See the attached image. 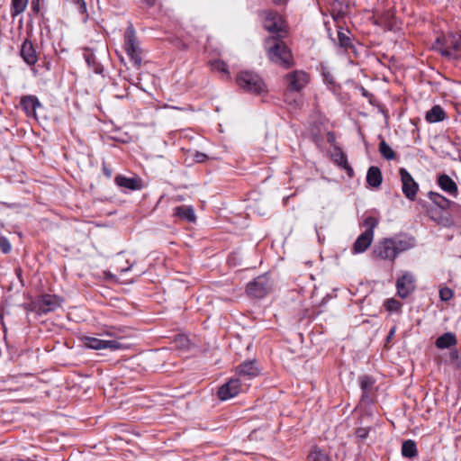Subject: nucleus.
<instances>
[{"label":"nucleus","mask_w":461,"mask_h":461,"mask_svg":"<svg viewBox=\"0 0 461 461\" xmlns=\"http://www.w3.org/2000/svg\"><path fill=\"white\" fill-rule=\"evenodd\" d=\"M363 95H366V90L365 88H363Z\"/></svg>","instance_id":"09e8293b"},{"label":"nucleus","mask_w":461,"mask_h":461,"mask_svg":"<svg viewBox=\"0 0 461 461\" xmlns=\"http://www.w3.org/2000/svg\"><path fill=\"white\" fill-rule=\"evenodd\" d=\"M338 156L339 158H337V162L339 165L347 169L349 175H352L353 169L348 165L346 155L341 150H339Z\"/></svg>","instance_id":"72a5a7b5"},{"label":"nucleus","mask_w":461,"mask_h":461,"mask_svg":"<svg viewBox=\"0 0 461 461\" xmlns=\"http://www.w3.org/2000/svg\"><path fill=\"white\" fill-rule=\"evenodd\" d=\"M428 197L435 205L442 210H447L451 207L452 204H454V202L448 200L444 195L436 192H429Z\"/></svg>","instance_id":"4be33fe9"},{"label":"nucleus","mask_w":461,"mask_h":461,"mask_svg":"<svg viewBox=\"0 0 461 461\" xmlns=\"http://www.w3.org/2000/svg\"><path fill=\"white\" fill-rule=\"evenodd\" d=\"M175 343L180 348H186L189 346V339L184 335H178L175 339Z\"/></svg>","instance_id":"e433bc0d"},{"label":"nucleus","mask_w":461,"mask_h":461,"mask_svg":"<svg viewBox=\"0 0 461 461\" xmlns=\"http://www.w3.org/2000/svg\"><path fill=\"white\" fill-rule=\"evenodd\" d=\"M384 306L386 311L390 312L400 313L402 312V303L394 298H389L384 301Z\"/></svg>","instance_id":"cd10ccee"},{"label":"nucleus","mask_w":461,"mask_h":461,"mask_svg":"<svg viewBox=\"0 0 461 461\" xmlns=\"http://www.w3.org/2000/svg\"><path fill=\"white\" fill-rule=\"evenodd\" d=\"M433 49L448 59H457L461 58V36L450 34L443 38L438 37L433 44Z\"/></svg>","instance_id":"7ed1b4c3"},{"label":"nucleus","mask_w":461,"mask_h":461,"mask_svg":"<svg viewBox=\"0 0 461 461\" xmlns=\"http://www.w3.org/2000/svg\"><path fill=\"white\" fill-rule=\"evenodd\" d=\"M415 279L412 274L405 272L396 281L397 294L402 298H407L415 289Z\"/></svg>","instance_id":"ddd939ff"},{"label":"nucleus","mask_w":461,"mask_h":461,"mask_svg":"<svg viewBox=\"0 0 461 461\" xmlns=\"http://www.w3.org/2000/svg\"><path fill=\"white\" fill-rule=\"evenodd\" d=\"M382 173L377 167H370L366 174L367 184L374 188H377L382 184Z\"/></svg>","instance_id":"5701e85b"},{"label":"nucleus","mask_w":461,"mask_h":461,"mask_svg":"<svg viewBox=\"0 0 461 461\" xmlns=\"http://www.w3.org/2000/svg\"><path fill=\"white\" fill-rule=\"evenodd\" d=\"M241 382L240 378H230L222 384L218 390V396L221 401L230 400L237 396L241 391Z\"/></svg>","instance_id":"f8f14e48"},{"label":"nucleus","mask_w":461,"mask_h":461,"mask_svg":"<svg viewBox=\"0 0 461 461\" xmlns=\"http://www.w3.org/2000/svg\"><path fill=\"white\" fill-rule=\"evenodd\" d=\"M62 300L55 294H43L36 302L35 307L40 313L53 312L61 306Z\"/></svg>","instance_id":"9b49d317"},{"label":"nucleus","mask_w":461,"mask_h":461,"mask_svg":"<svg viewBox=\"0 0 461 461\" xmlns=\"http://www.w3.org/2000/svg\"><path fill=\"white\" fill-rule=\"evenodd\" d=\"M84 345L86 348L95 350L109 349L115 351L122 348V344L115 339H101L95 337H86Z\"/></svg>","instance_id":"9d476101"},{"label":"nucleus","mask_w":461,"mask_h":461,"mask_svg":"<svg viewBox=\"0 0 461 461\" xmlns=\"http://www.w3.org/2000/svg\"><path fill=\"white\" fill-rule=\"evenodd\" d=\"M338 40L339 46L345 50L348 49L352 45L349 31L344 32L342 29L339 30Z\"/></svg>","instance_id":"bb28decb"},{"label":"nucleus","mask_w":461,"mask_h":461,"mask_svg":"<svg viewBox=\"0 0 461 461\" xmlns=\"http://www.w3.org/2000/svg\"><path fill=\"white\" fill-rule=\"evenodd\" d=\"M258 374L259 370L253 361H246L237 367V378H240V382H242V380H250L258 376Z\"/></svg>","instance_id":"2eb2a0df"},{"label":"nucleus","mask_w":461,"mask_h":461,"mask_svg":"<svg viewBox=\"0 0 461 461\" xmlns=\"http://www.w3.org/2000/svg\"><path fill=\"white\" fill-rule=\"evenodd\" d=\"M0 249L5 254H7L11 251L12 246L9 240L6 237H0Z\"/></svg>","instance_id":"c9c22d12"},{"label":"nucleus","mask_w":461,"mask_h":461,"mask_svg":"<svg viewBox=\"0 0 461 461\" xmlns=\"http://www.w3.org/2000/svg\"><path fill=\"white\" fill-rule=\"evenodd\" d=\"M20 105L27 116L36 118V110L41 107L39 99L34 95H26L21 99Z\"/></svg>","instance_id":"a211bd4d"},{"label":"nucleus","mask_w":461,"mask_h":461,"mask_svg":"<svg viewBox=\"0 0 461 461\" xmlns=\"http://www.w3.org/2000/svg\"><path fill=\"white\" fill-rule=\"evenodd\" d=\"M379 152L387 160H393L395 158L394 151L384 140L379 144Z\"/></svg>","instance_id":"c85d7f7f"},{"label":"nucleus","mask_w":461,"mask_h":461,"mask_svg":"<svg viewBox=\"0 0 461 461\" xmlns=\"http://www.w3.org/2000/svg\"><path fill=\"white\" fill-rule=\"evenodd\" d=\"M31 8L33 13L38 14L40 12V0H32Z\"/></svg>","instance_id":"ea45409f"},{"label":"nucleus","mask_w":461,"mask_h":461,"mask_svg":"<svg viewBox=\"0 0 461 461\" xmlns=\"http://www.w3.org/2000/svg\"><path fill=\"white\" fill-rule=\"evenodd\" d=\"M454 295L453 291L448 287H443L439 290V297L442 301L447 302Z\"/></svg>","instance_id":"f704fd0d"},{"label":"nucleus","mask_w":461,"mask_h":461,"mask_svg":"<svg viewBox=\"0 0 461 461\" xmlns=\"http://www.w3.org/2000/svg\"><path fill=\"white\" fill-rule=\"evenodd\" d=\"M265 48L268 59L278 65L289 68L293 64L291 50L281 39L269 37L265 41Z\"/></svg>","instance_id":"f03ea898"},{"label":"nucleus","mask_w":461,"mask_h":461,"mask_svg":"<svg viewBox=\"0 0 461 461\" xmlns=\"http://www.w3.org/2000/svg\"><path fill=\"white\" fill-rule=\"evenodd\" d=\"M414 245L415 240L411 237L384 238L375 246L373 256L376 259L393 262L399 254L413 248Z\"/></svg>","instance_id":"f257e3e1"},{"label":"nucleus","mask_w":461,"mask_h":461,"mask_svg":"<svg viewBox=\"0 0 461 461\" xmlns=\"http://www.w3.org/2000/svg\"><path fill=\"white\" fill-rule=\"evenodd\" d=\"M149 7H151L155 5L156 0H142Z\"/></svg>","instance_id":"c03bdc74"},{"label":"nucleus","mask_w":461,"mask_h":461,"mask_svg":"<svg viewBox=\"0 0 461 461\" xmlns=\"http://www.w3.org/2000/svg\"><path fill=\"white\" fill-rule=\"evenodd\" d=\"M131 267H127V268H123V269H122V272H124V271H128V270H130V268H131Z\"/></svg>","instance_id":"de8ad7c7"},{"label":"nucleus","mask_w":461,"mask_h":461,"mask_svg":"<svg viewBox=\"0 0 461 461\" xmlns=\"http://www.w3.org/2000/svg\"><path fill=\"white\" fill-rule=\"evenodd\" d=\"M124 50L133 65L139 68L141 66V51L136 38V32L131 24L124 33Z\"/></svg>","instance_id":"423d86ee"},{"label":"nucleus","mask_w":461,"mask_h":461,"mask_svg":"<svg viewBox=\"0 0 461 461\" xmlns=\"http://www.w3.org/2000/svg\"><path fill=\"white\" fill-rule=\"evenodd\" d=\"M362 225L366 227V230L364 231L365 233L374 235V230L378 225V220L373 216H367L363 221Z\"/></svg>","instance_id":"c756f323"},{"label":"nucleus","mask_w":461,"mask_h":461,"mask_svg":"<svg viewBox=\"0 0 461 461\" xmlns=\"http://www.w3.org/2000/svg\"><path fill=\"white\" fill-rule=\"evenodd\" d=\"M368 433H369V429H366V428H359L357 429L356 431V435L361 438V439H365L367 438L368 436Z\"/></svg>","instance_id":"58836bf2"},{"label":"nucleus","mask_w":461,"mask_h":461,"mask_svg":"<svg viewBox=\"0 0 461 461\" xmlns=\"http://www.w3.org/2000/svg\"><path fill=\"white\" fill-rule=\"evenodd\" d=\"M286 87L291 92H300L310 81L309 75L303 70H294L285 75Z\"/></svg>","instance_id":"0eeeda50"},{"label":"nucleus","mask_w":461,"mask_h":461,"mask_svg":"<svg viewBox=\"0 0 461 461\" xmlns=\"http://www.w3.org/2000/svg\"><path fill=\"white\" fill-rule=\"evenodd\" d=\"M84 58H85V60L86 62L87 63V65L89 67H94L95 64V57L94 55V53L90 52V51H86L84 53Z\"/></svg>","instance_id":"4c0bfd02"},{"label":"nucleus","mask_w":461,"mask_h":461,"mask_svg":"<svg viewBox=\"0 0 461 461\" xmlns=\"http://www.w3.org/2000/svg\"><path fill=\"white\" fill-rule=\"evenodd\" d=\"M456 342V337L454 333L446 332L436 339L435 345L439 349H445L455 346Z\"/></svg>","instance_id":"412c9836"},{"label":"nucleus","mask_w":461,"mask_h":461,"mask_svg":"<svg viewBox=\"0 0 461 461\" xmlns=\"http://www.w3.org/2000/svg\"><path fill=\"white\" fill-rule=\"evenodd\" d=\"M394 332H395V329L393 328V329H392V330H390L389 335H388V339H390L391 337H393V334H394Z\"/></svg>","instance_id":"49530a36"},{"label":"nucleus","mask_w":461,"mask_h":461,"mask_svg":"<svg viewBox=\"0 0 461 461\" xmlns=\"http://www.w3.org/2000/svg\"><path fill=\"white\" fill-rule=\"evenodd\" d=\"M400 176L402 181V191L406 198L414 201L419 190V185L415 182L411 175L403 167L400 168Z\"/></svg>","instance_id":"1a4fd4ad"},{"label":"nucleus","mask_w":461,"mask_h":461,"mask_svg":"<svg viewBox=\"0 0 461 461\" xmlns=\"http://www.w3.org/2000/svg\"><path fill=\"white\" fill-rule=\"evenodd\" d=\"M104 173L107 177L112 176V170L108 169L105 166H104Z\"/></svg>","instance_id":"79ce46f5"},{"label":"nucleus","mask_w":461,"mask_h":461,"mask_svg":"<svg viewBox=\"0 0 461 461\" xmlns=\"http://www.w3.org/2000/svg\"><path fill=\"white\" fill-rule=\"evenodd\" d=\"M28 0H12V15L15 16L23 13L26 8Z\"/></svg>","instance_id":"2f4dec72"},{"label":"nucleus","mask_w":461,"mask_h":461,"mask_svg":"<svg viewBox=\"0 0 461 461\" xmlns=\"http://www.w3.org/2000/svg\"><path fill=\"white\" fill-rule=\"evenodd\" d=\"M373 239H374L373 234L369 235L365 232L360 234L353 245V248H352L353 253L359 254V253H363L364 251H366L368 249V247L371 245Z\"/></svg>","instance_id":"6ab92c4d"},{"label":"nucleus","mask_w":461,"mask_h":461,"mask_svg":"<svg viewBox=\"0 0 461 461\" xmlns=\"http://www.w3.org/2000/svg\"><path fill=\"white\" fill-rule=\"evenodd\" d=\"M114 182L123 190L137 191L142 188L141 180L138 177H127L119 175L115 177Z\"/></svg>","instance_id":"f3484780"},{"label":"nucleus","mask_w":461,"mask_h":461,"mask_svg":"<svg viewBox=\"0 0 461 461\" xmlns=\"http://www.w3.org/2000/svg\"><path fill=\"white\" fill-rule=\"evenodd\" d=\"M401 452H402V456H404V457H407V458L415 457L418 454L416 443L411 439L403 441L402 445Z\"/></svg>","instance_id":"393cba45"},{"label":"nucleus","mask_w":461,"mask_h":461,"mask_svg":"<svg viewBox=\"0 0 461 461\" xmlns=\"http://www.w3.org/2000/svg\"><path fill=\"white\" fill-rule=\"evenodd\" d=\"M288 0H273L275 5H283L285 4Z\"/></svg>","instance_id":"a18cd8bd"},{"label":"nucleus","mask_w":461,"mask_h":461,"mask_svg":"<svg viewBox=\"0 0 461 461\" xmlns=\"http://www.w3.org/2000/svg\"><path fill=\"white\" fill-rule=\"evenodd\" d=\"M207 158V155L201 152H196L194 155V160L198 163L203 162Z\"/></svg>","instance_id":"a19ab883"},{"label":"nucleus","mask_w":461,"mask_h":461,"mask_svg":"<svg viewBox=\"0 0 461 461\" xmlns=\"http://www.w3.org/2000/svg\"><path fill=\"white\" fill-rule=\"evenodd\" d=\"M437 184L440 189L447 194L456 197L458 195V187L456 182L447 175L440 174L437 177Z\"/></svg>","instance_id":"dca6fc26"},{"label":"nucleus","mask_w":461,"mask_h":461,"mask_svg":"<svg viewBox=\"0 0 461 461\" xmlns=\"http://www.w3.org/2000/svg\"><path fill=\"white\" fill-rule=\"evenodd\" d=\"M237 84L246 91L262 94L266 92V85L262 78L250 71H241L236 78Z\"/></svg>","instance_id":"39448f33"},{"label":"nucleus","mask_w":461,"mask_h":461,"mask_svg":"<svg viewBox=\"0 0 461 461\" xmlns=\"http://www.w3.org/2000/svg\"><path fill=\"white\" fill-rule=\"evenodd\" d=\"M174 215L188 222H194L195 221V213L191 206H176L174 209Z\"/></svg>","instance_id":"b1692460"},{"label":"nucleus","mask_w":461,"mask_h":461,"mask_svg":"<svg viewBox=\"0 0 461 461\" xmlns=\"http://www.w3.org/2000/svg\"><path fill=\"white\" fill-rule=\"evenodd\" d=\"M271 282L267 276H259L247 285V293L255 298L264 297L271 289Z\"/></svg>","instance_id":"6e6552de"},{"label":"nucleus","mask_w":461,"mask_h":461,"mask_svg":"<svg viewBox=\"0 0 461 461\" xmlns=\"http://www.w3.org/2000/svg\"><path fill=\"white\" fill-rule=\"evenodd\" d=\"M425 119L429 123H436L446 119V113L440 105H434L426 113Z\"/></svg>","instance_id":"aec40b11"},{"label":"nucleus","mask_w":461,"mask_h":461,"mask_svg":"<svg viewBox=\"0 0 461 461\" xmlns=\"http://www.w3.org/2000/svg\"><path fill=\"white\" fill-rule=\"evenodd\" d=\"M359 383L364 394H366L371 391L374 385V379L368 375H363L359 377Z\"/></svg>","instance_id":"473e14b6"},{"label":"nucleus","mask_w":461,"mask_h":461,"mask_svg":"<svg viewBox=\"0 0 461 461\" xmlns=\"http://www.w3.org/2000/svg\"><path fill=\"white\" fill-rule=\"evenodd\" d=\"M264 28L276 39H282L285 35V24L282 16L274 11H263L261 13Z\"/></svg>","instance_id":"20e7f679"},{"label":"nucleus","mask_w":461,"mask_h":461,"mask_svg":"<svg viewBox=\"0 0 461 461\" xmlns=\"http://www.w3.org/2000/svg\"><path fill=\"white\" fill-rule=\"evenodd\" d=\"M308 461H330L328 454L314 446L308 455Z\"/></svg>","instance_id":"a878e982"},{"label":"nucleus","mask_w":461,"mask_h":461,"mask_svg":"<svg viewBox=\"0 0 461 461\" xmlns=\"http://www.w3.org/2000/svg\"><path fill=\"white\" fill-rule=\"evenodd\" d=\"M450 357L453 359V360H456L458 358V353L456 350H452L450 352Z\"/></svg>","instance_id":"37998d69"},{"label":"nucleus","mask_w":461,"mask_h":461,"mask_svg":"<svg viewBox=\"0 0 461 461\" xmlns=\"http://www.w3.org/2000/svg\"><path fill=\"white\" fill-rule=\"evenodd\" d=\"M210 65L213 70L218 71L219 73H221L222 75L229 77L228 65L224 61L216 59L211 61Z\"/></svg>","instance_id":"7c9ffc66"},{"label":"nucleus","mask_w":461,"mask_h":461,"mask_svg":"<svg viewBox=\"0 0 461 461\" xmlns=\"http://www.w3.org/2000/svg\"><path fill=\"white\" fill-rule=\"evenodd\" d=\"M20 56L22 57L23 60L30 67L34 66L39 60V56L35 47L28 39L24 40L21 46Z\"/></svg>","instance_id":"4468645a"}]
</instances>
